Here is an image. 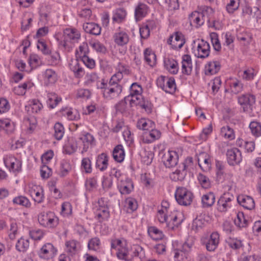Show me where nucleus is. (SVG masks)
I'll use <instances>...</instances> for the list:
<instances>
[{"label":"nucleus","mask_w":261,"mask_h":261,"mask_svg":"<svg viewBox=\"0 0 261 261\" xmlns=\"http://www.w3.org/2000/svg\"><path fill=\"white\" fill-rule=\"evenodd\" d=\"M97 89L101 90L103 97L107 100L118 98L122 90V87L119 83L106 82L104 79L97 84Z\"/></svg>","instance_id":"obj_1"},{"label":"nucleus","mask_w":261,"mask_h":261,"mask_svg":"<svg viewBox=\"0 0 261 261\" xmlns=\"http://www.w3.org/2000/svg\"><path fill=\"white\" fill-rule=\"evenodd\" d=\"M194 243L192 238H189L179 248L175 249L174 257L177 261H189L190 252Z\"/></svg>","instance_id":"obj_2"},{"label":"nucleus","mask_w":261,"mask_h":261,"mask_svg":"<svg viewBox=\"0 0 261 261\" xmlns=\"http://www.w3.org/2000/svg\"><path fill=\"white\" fill-rule=\"evenodd\" d=\"M174 196L177 202L179 205L183 206L190 205L194 198L193 193L183 187L176 188Z\"/></svg>","instance_id":"obj_3"},{"label":"nucleus","mask_w":261,"mask_h":261,"mask_svg":"<svg viewBox=\"0 0 261 261\" xmlns=\"http://www.w3.org/2000/svg\"><path fill=\"white\" fill-rule=\"evenodd\" d=\"M193 164V158L188 156L185 161L179 165L178 168L170 175L171 179L174 181H182L187 175V169Z\"/></svg>","instance_id":"obj_4"},{"label":"nucleus","mask_w":261,"mask_h":261,"mask_svg":"<svg viewBox=\"0 0 261 261\" xmlns=\"http://www.w3.org/2000/svg\"><path fill=\"white\" fill-rule=\"evenodd\" d=\"M38 220L40 225L47 228L55 227L58 224V218L51 212L40 213Z\"/></svg>","instance_id":"obj_5"},{"label":"nucleus","mask_w":261,"mask_h":261,"mask_svg":"<svg viewBox=\"0 0 261 261\" xmlns=\"http://www.w3.org/2000/svg\"><path fill=\"white\" fill-rule=\"evenodd\" d=\"M5 166L10 172L15 174L20 172L21 170V161L13 155H7L4 158Z\"/></svg>","instance_id":"obj_6"},{"label":"nucleus","mask_w":261,"mask_h":261,"mask_svg":"<svg viewBox=\"0 0 261 261\" xmlns=\"http://www.w3.org/2000/svg\"><path fill=\"white\" fill-rule=\"evenodd\" d=\"M234 196L229 193H224L218 199L217 203V208L219 212H226L232 206V202Z\"/></svg>","instance_id":"obj_7"},{"label":"nucleus","mask_w":261,"mask_h":261,"mask_svg":"<svg viewBox=\"0 0 261 261\" xmlns=\"http://www.w3.org/2000/svg\"><path fill=\"white\" fill-rule=\"evenodd\" d=\"M117 187L120 193L122 195L129 194L134 190V185L132 179L124 175L118 178Z\"/></svg>","instance_id":"obj_8"},{"label":"nucleus","mask_w":261,"mask_h":261,"mask_svg":"<svg viewBox=\"0 0 261 261\" xmlns=\"http://www.w3.org/2000/svg\"><path fill=\"white\" fill-rule=\"evenodd\" d=\"M179 155L175 150H168L162 157V161L166 168H173L178 162Z\"/></svg>","instance_id":"obj_9"},{"label":"nucleus","mask_w":261,"mask_h":261,"mask_svg":"<svg viewBox=\"0 0 261 261\" xmlns=\"http://www.w3.org/2000/svg\"><path fill=\"white\" fill-rule=\"evenodd\" d=\"M219 234L217 232H213L210 237L201 239L203 244H204L206 250L210 252L214 251L218 247L220 241Z\"/></svg>","instance_id":"obj_10"},{"label":"nucleus","mask_w":261,"mask_h":261,"mask_svg":"<svg viewBox=\"0 0 261 261\" xmlns=\"http://www.w3.org/2000/svg\"><path fill=\"white\" fill-rule=\"evenodd\" d=\"M193 49L196 57L204 59L209 56L210 46L208 42L202 39L198 41L197 46L195 48L193 47Z\"/></svg>","instance_id":"obj_11"},{"label":"nucleus","mask_w":261,"mask_h":261,"mask_svg":"<svg viewBox=\"0 0 261 261\" xmlns=\"http://www.w3.org/2000/svg\"><path fill=\"white\" fill-rule=\"evenodd\" d=\"M81 38L80 32L72 28H67L64 31V42L63 46L66 48L68 45V42L75 43L77 42Z\"/></svg>","instance_id":"obj_12"},{"label":"nucleus","mask_w":261,"mask_h":261,"mask_svg":"<svg viewBox=\"0 0 261 261\" xmlns=\"http://www.w3.org/2000/svg\"><path fill=\"white\" fill-rule=\"evenodd\" d=\"M214 10L208 6H203L201 9V14H203V17L205 18V21L208 23L209 27L214 28L215 30H219L220 28V25L219 21H217L214 19Z\"/></svg>","instance_id":"obj_13"},{"label":"nucleus","mask_w":261,"mask_h":261,"mask_svg":"<svg viewBox=\"0 0 261 261\" xmlns=\"http://www.w3.org/2000/svg\"><path fill=\"white\" fill-rule=\"evenodd\" d=\"M167 43L172 49L177 50L181 48L185 43L184 35L179 32H174L167 40Z\"/></svg>","instance_id":"obj_14"},{"label":"nucleus","mask_w":261,"mask_h":261,"mask_svg":"<svg viewBox=\"0 0 261 261\" xmlns=\"http://www.w3.org/2000/svg\"><path fill=\"white\" fill-rule=\"evenodd\" d=\"M238 102L244 112L252 110L255 102V96L251 94H243L238 97Z\"/></svg>","instance_id":"obj_15"},{"label":"nucleus","mask_w":261,"mask_h":261,"mask_svg":"<svg viewBox=\"0 0 261 261\" xmlns=\"http://www.w3.org/2000/svg\"><path fill=\"white\" fill-rule=\"evenodd\" d=\"M226 156L227 162L231 166L238 165L242 160L241 152L237 148L228 149L226 152Z\"/></svg>","instance_id":"obj_16"},{"label":"nucleus","mask_w":261,"mask_h":261,"mask_svg":"<svg viewBox=\"0 0 261 261\" xmlns=\"http://www.w3.org/2000/svg\"><path fill=\"white\" fill-rule=\"evenodd\" d=\"M57 249L51 243L44 244L39 252V256L42 258L49 259L53 258L56 254Z\"/></svg>","instance_id":"obj_17"},{"label":"nucleus","mask_w":261,"mask_h":261,"mask_svg":"<svg viewBox=\"0 0 261 261\" xmlns=\"http://www.w3.org/2000/svg\"><path fill=\"white\" fill-rule=\"evenodd\" d=\"M197 160L200 168L206 171L210 170L211 166V161L210 155L206 152H202L197 155Z\"/></svg>","instance_id":"obj_18"},{"label":"nucleus","mask_w":261,"mask_h":261,"mask_svg":"<svg viewBox=\"0 0 261 261\" xmlns=\"http://www.w3.org/2000/svg\"><path fill=\"white\" fill-rule=\"evenodd\" d=\"M125 100H127L128 101L130 107L138 106L144 109H146V108L145 102L144 101L141 94H129L128 96H125Z\"/></svg>","instance_id":"obj_19"},{"label":"nucleus","mask_w":261,"mask_h":261,"mask_svg":"<svg viewBox=\"0 0 261 261\" xmlns=\"http://www.w3.org/2000/svg\"><path fill=\"white\" fill-rule=\"evenodd\" d=\"M181 59L182 73L186 75H190L193 68L191 56L189 55H184L182 56Z\"/></svg>","instance_id":"obj_20"},{"label":"nucleus","mask_w":261,"mask_h":261,"mask_svg":"<svg viewBox=\"0 0 261 261\" xmlns=\"http://www.w3.org/2000/svg\"><path fill=\"white\" fill-rule=\"evenodd\" d=\"M30 193L34 200L38 203L44 200L43 190L40 186H33L29 190Z\"/></svg>","instance_id":"obj_21"},{"label":"nucleus","mask_w":261,"mask_h":261,"mask_svg":"<svg viewBox=\"0 0 261 261\" xmlns=\"http://www.w3.org/2000/svg\"><path fill=\"white\" fill-rule=\"evenodd\" d=\"M189 20L191 25L199 27L205 21V18L203 17L201 12L194 11L189 15Z\"/></svg>","instance_id":"obj_22"},{"label":"nucleus","mask_w":261,"mask_h":261,"mask_svg":"<svg viewBox=\"0 0 261 261\" xmlns=\"http://www.w3.org/2000/svg\"><path fill=\"white\" fill-rule=\"evenodd\" d=\"M238 203L247 210H252L255 206L253 199L249 196L240 195L237 197Z\"/></svg>","instance_id":"obj_23"},{"label":"nucleus","mask_w":261,"mask_h":261,"mask_svg":"<svg viewBox=\"0 0 261 261\" xmlns=\"http://www.w3.org/2000/svg\"><path fill=\"white\" fill-rule=\"evenodd\" d=\"M70 69L73 72L75 77L81 78L85 74V71L77 59L72 60L69 64Z\"/></svg>","instance_id":"obj_24"},{"label":"nucleus","mask_w":261,"mask_h":261,"mask_svg":"<svg viewBox=\"0 0 261 261\" xmlns=\"http://www.w3.org/2000/svg\"><path fill=\"white\" fill-rule=\"evenodd\" d=\"M44 83L46 86L55 84L57 81V74L53 69H47L43 73Z\"/></svg>","instance_id":"obj_25"},{"label":"nucleus","mask_w":261,"mask_h":261,"mask_svg":"<svg viewBox=\"0 0 261 261\" xmlns=\"http://www.w3.org/2000/svg\"><path fill=\"white\" fill-rule=\"evenodd\" d=\"M113 39L117 45L121 46L126 45L129 40L128 35L124 31L115 33L113 35Z\"/></svg>","instance_id":"obj_26"},{"label":"nucleus","mask_w":261,"mask_h":261,"mask_svg":"<svg viewBox=\"0 0 261 261\" xmlns=\"http://www.w3.org/2000/svg\"><path fill=\"white\" fill-rule=\"evenodd\" d=\"M62 115L66 117L69 120H77L80 118L78 111L71 108H62L61 110Z\"/></svg>","instance_id":"obj_27"},{"label":"nucleus","mask_w":261,"mask_h":261,"mask_svg":"<svg viewBox=\"0 0 261 261\" xmlns=\"http://www.w3.org/2000/svg\"><path fill=\"white\" fill-rule=\"evenodd\" d=\"M83 144L82 152H86L88 148L94 145L95 139L90 134L87 133L80 138Z\"/></svg>","instance_id":"obj_28"},{"label":"nucleus","mask_w":261,"mask_h":261,"mask_svg":"<svg viewBox=\"0 0 261 261\" xmlns=\"http://www.w3.org/2000/svg\"><path fill=\"white\" fill-rule=\"evenodd\" d=\"M164 65L168 71L173 74H176L178 71V64L177 62L172 58L165 59Z\"/></svg>","instance_id":"obj_29"},{"label":"nucleus","mask_w":261,"mask_h":261,"mask_svg":"<svg viewBox=\"0 0 261 261\" xmlns=\"http://www.w3.org/2000/svg\"><path fill=\"white\" fill-rule=\"evenodd\" d=\"M108 166V156L105 153L98 155L96 161V167L101 171L106 170Z\"/></svg>","instance_id":"obj_30"},{"label":"nucleus","mask_w":261,"mask_h":261,"mask_svg":"<svg viewBox=\"0 0 261 261\" xmlns=\"http://www.w3.org/2000/svg\"><path fill=\"white\" fill-rule=\"evenodd\" d=\"M66 251L70 255L76 254L80 249V243L75 240H70L66 242Z\"/></svg>","instance_id":"obj_31"},{"label":"nucleus","mask_w":261,"mask_h":261,"mask_svg":"<svg viewBox=\"0 0 261 261\" xmlns=\"http://www.w3.org/2000/svg\"><path fill=\"white\" fill-rule=\"evenodd\" d=\"M83 29L86 33L94 35H99L101 33L100 27L95 23H84Z\"/></svg>","instance_id":"obj_32"},{"label":"nucleus","mask_w":261,"mask_h":261,"mask_svg":"<svg viewBox=\"0 0 261 261\" xmlns=\"http://www.w3.org/2000/svg\"><path fill=\"white\" fill-rule=\"evenodd\" d=\"M71 165L68 160H62L60 163L59 175L63 177L67 176L71 170Z\"/></svg>","instance_id":"obj_33"},{"label":"nucleus","mask_w":261,"mask_h":261,"mask_svg":"<svg viewBox=\"0 0 261 261\" xmlns=\"http://www.w3.org/2000/svg\"><path fill=\"white\" fill-rule=\"evenodd\" d=\"M202 205L203 207H211L215 202V195L212 192L204 194L201 197Z\"/></svg>","instance_id":"obj_34"},{"label":"nucleus","mask_w":261,"mask_h":261,"mask_svg":"<svg viewBox=\"0 0 261 261\" xmlns=\"http://www.w3.org/2000/svg\"><path fill=\"white\" fill-rule=\"evenodd\" d=\"M61 100V98L55 93L48 92L47 94L46 103L47 106L50 109L55 108Z\"/></svg>","instance_id":"obj_35"},{"label":"nucleus","mask_w":261,"mask_h":261,"mask_svg":"<svg viewBox=\"0 0 261 261\" xmlns=\"http://www.w3.org/2000/svg\"><path fill=\"white\" fill-rule=\"evenodd\" d=\"M110 217L108 207L98 208L95 212V218L100 222L108 220Z\"/></svg>","instance_id":"obj_36"},{"label":"nucleus","mask_w":261,"mask_h":261,"mask_svg":"<svg viewBox=\"0 0 261 261\" xmlns=\"http://www.w3.org/2000/svg\"><path fill=\"white\" fill-rule=\"evenodd\" d=\"M220 69L219 62H209L205 67V73L206 75H213L217 73Z\"/></svg>","instance_id":"obj_37"},{"label":"nucleus","mask_w":261,"mask_h":261,"mask_svg":"<svg viewBox=\"0 0 261 261\" xmlns=\"http://www.w3.org/2000/svg\"><path fill=\"white\" fill-rule=\"evenodd\" d=\"M113 157L115 161L121 163L125 157V152L122 145H117L113 151Z\"/></svg>","instance_id":"obj_38"},{"label":"nucleus","mask_w":261,"mask_h":261,"mask_svg":"<svg viewBox=\"0 0 261 261\" xmlns=\"http://www.w3.org/2000/svg\"><path fill=\"white\" fill-rule=\"evenodd\" d=\"M0 127L4 129L7 134H11L15 129V124L9 119H1Z\"/></svg>","instance_id":"obj_39"},{"label":"nucleus","mask_w":261,"mask_h":261,"mask_svg":"<svg viewBox=\"0 0 261 261\" xmlns=\"http://www.w3.org/2000/svg\"><path fill=\"white\" fill-rule=\"evenodd\" d=\"M98 80L99 77L96 73H88L85 77V84L87 86H91L93 84H95L97 88V84L101 83V81H100Z\"/></svg>","instance_id":"obj_40"},{"label":"nucleus","mask_w":261,"mask_h":261,"mask_svg":"<svg viewBox=\"0 0 261 261\" xmlns=\"http://www.w3.org/2000/svg\"><path fill=\"white\" fill-rule=\"evenodd\" d=\"M147 12V6L143 3H140L135 9V17L136 20H140L145 17Z\"/></svg>","instance_id":"obj_41"},{"label":"nucleus","mask_w":261,"mask_h":261,"mask_svg":"<svg viewBox=\"0 0 261 261\" xmlns=\"http://www.w3.org/2000/svg\"><path fill=\"white\" fill-rule=\"evenodd\" d=\"M206 221L202 215L197 217L193 221L192 228L195 231H199L201 230L205 225Z\"/></svg>","instance_id":"obj_42"},{"label":"nucleus","mask_w":261,"mask_h":261,"mask_svg":"<svg viewBox=\"0 0 261 261\" xmlns=\"http://www.w3.org/2000/svg\"><path fill=\"white\" fill-rule=\"evenodd\" d=\"M154 123L153 121L149 119L145 118H141L139 119L137 124V127L142 130H149L153 128Z\"/></svg>","instance_id":"obj_43"},{"label":"nucleus","mask_w":261,"mask_h":261,"mask_svg":"<svg viewBox=\"0 0 261 261\" xmlns=\"http://www.w3.org/2000/svg\"><path fill=\"white\" fill-rule=\"evenodd\" d=\"M28 108V111H31L33 113H39L43 108L42 104L38 99H34L30 101V103L26 108Z\"/></svg>","instance_id":"obj_44"},{"label":"nucleus","mask_w":261,"mask_h":261,"mask_svg":"<svg viewBox=\"0 0 261 261\" xmlns=\"http://www.w3.org/2000/svg\"><path fill=\"white\" fill-rule=\"evenodd\" d=\"M30 242L29 239L21 237L18 240L16 244V249L19 252H25L29 248Z\"/></svg>","instance_id":"obj_45"},{"label":"nucleus","mask_w":261,"mask_h":261,"mask_svg":"<svg viewBox=\"0 0 261 261\" xmlns=\"http://www.w3.org/2000/svg\"><path fill=\"white\" fill-rule=\"evenodd\" d=\"M129 251L127 247L125 246V244L122 245L118 248L117 256L118 258L125 260H128L130 258L129 256Z\"/></svg>","instance_id":"obj_46"},{"label":"nucleus","mask_w":261,"mask_h":261,"mask_svg":"<svg viewBox=\"0 0 261 261\" xmlns=\"http://www.w3.org/2000/svg\"><path fill=\"white\" fill-rule=\"evenodd\" d=\"M151 130L148 133H145L144 137H146V142L149 143H151L155 140L159 139L161 137V133L157 129H154L153 128H150Z\"/></svg>","instance_id":"obj_47"},{"label":"nucleus","mask_w":261,"mask_h":261,"mask_svg":"<svg viewBox=\"0 0 261 261\" xmlns=\"http://www.w3.org/2000/svg\"><path fill=\"white\" fill-rule=\"evenodd\" d=\"M176 90V84L174 77H167L164 91L169 94H173Z\"/></svg>","instance_id":"obj_48"},{"label":"nucleus","mask_w":261,"mask_h":261,"mask_svg":"<svg viewBox=\"0 0 261 261\" xmlns=\"http://www.w3.org/2000/svg\"><path fill=\"white\" fill-rule=\"evenodd\" d=\"M127 13L126 10L123 8H119L115 10L113 16V21L117 22L118 23L121 22L124 20Z\"/></svg>","instance_id":"obj_49"},{"label":"nucleus","mask_w":261,"mask_h":261,"mask_svg":"<svg viewBox=\"0 0 261 261\" xmlns=\"http://www.w3.org/2000/svg\"><path fill=\"white\" fill-rule=\"evenodd\" d=\"M235 225L240 227H245L248 224V220L245 218L244 213L239 212L238 213L237 218L234 220Z\"/></svg>","instance_id":"obj_50"},{"label":"nucleus","mask_w":261,"mask_h":261,"mask_svg":"<svg viewBox=\"0 0 261 261\" xmlns=\"http://www.w3.org/2000/svg\"><path fill=\"white\" fill-rule=\"evenodd\" d=\"M169 220L168 222L167 223V227L169 229H173L175 227H178V226L181 223V220L178 219V216L176 214H172L169 216Z\"/></svg>","instance_id":"obj_51"},{"label":"nucleus","mask_w":261,"mask_h":261,"mask_svg":"<svg viewBox=\"0 0 261 261\" xmlns=\"http://www.w3.org/2000/svg\"><path fill=\"white\" fill-rule=\"evenodd\" d=\"M77 144L73 139H70L65 144L64 148L65 152L68 154L75 152L77 149Z\"/></svg>","instance_id":"obj_52"},{"label":"nucleus","mask_w":261,"mask_h":261,"mask_svg":"<svg viewBox=\"0 0 261 261\" xmlns=\"http://www.w3.org/2000/svg\"><path fill=\"white\" fill-rule=\"evenodd\" d=\"M144 59L145 61L150 66L153 65L155 60V55L149 48H146L144 51Z\"/></svg>","instance_id":"obj_53"},{"label":"nucleus","mask_w":261,"mask_h":261,"mask_svg":"<svg viewBox=\"0 0 261 261\" xmlns=\"http://www.w3.org/2000/svg\"><path fill=\"white\" fill-rule=\"evenodd\" d=\"M221 134L225 138L232 140L235 136L233 130L229 126H223L221 129Z\"/></svg>","instance_id":"obj_54"},{"label":"nucleus","mask_w":261,"mask_h":261,"mask_svg":"<svg viewBox=\"0 0 261 261\" xmlns=\"http://www.w3.org/2000/svg\"><path fill=\"white\" fill-rule=\"evenodd\" d=\"M81 169L86 173H91L92 171L91 161L89 158H84L81 162Z\"/></svg>","instance_id":"obj_55"},{"label":"nucleus","mask_w":261,"mask_h":261,"mask_svg":"<svg viewBox=\"0 0 261 261\" xmlns=\"http://www.w3.org/2000/svg\"><path fill=\"white\" fill-rule=\"evenodd\" d=\"M156 217L160 223H165L166 226H167V223L168 222V220H169V216H168L167 215V210H166V207L165 209L162 208L159 210Z\"/></svg>","instance_id":"obj_56"},{"label":"nucleus","mask_w":261,"mask_h":261,"mask_svg":"<svg viewBox=\"0 0 261 261\" xmlns=\"http://www.w3.org/2000/svg\"><path fill=\"white\" fill-rule=\"evenodd\" d=\"M55 134L54 136L55 138L58 140H61L64 134V128L63 125L59 123H56L54 125Z\"/></svg>","instance_id":"obj_57"},{"label":"nucleus","mask_w":261,"mask_h":261,"mask_svg":"<svg viewBox=\"0 0 261 261\" xmlns=\"http://www.w3.org/2000/svg\"><path fill=\"white\" fill-rule=\"evenodd\" d=\"M251 132L254 136L259 137L261 135V125L257 121H252L249 124Z\"/></svg>","instance_id":"obj_58"},{"label":"nucleus","mask_w":261,"mask_h":261,"mask_svg":"<svg viewBox=\"0 0 261 261\" xmlns=\"http://www.w3.org/2000/svg\"><path fill=\"white\" fill-rule=\"evenodd\" d=\"M89 53V47L88 44L86 42L83 43L76 50V56L82 59L84 56H87Z\"/></svg>","instance_id":"obj_59"},{"label":"nucleus","mask_w":261,"mask_h":261,"mask_svg":"<svg viewBox=\"0 0 261 261\" xmlns=\"http://www.w3.org/2000/svg\"><path fill=\"white\" fill-rule=\"evenodd\" d=\"M13 202L14 204L22 205L26 207H29L31 205L29 200L27 197L23 196H19L15 197L13 199Z\"/></svg>","instance_id":"obj_60"},{"label":"nucleus","mask_w":261,"mask_h":261,"mask_svg":"<svg viewBox=\"0 0 261 261\" xmlns=\"http://www.w3.org/2000/svg\"><path fill=\"white\" fill-rule=\"evenodd\" d=\"M230 84L231 91L234 94H238L243 90V85L238 80L235 79L232 81Z\"/></svg>","instance_id":"obj_61"},{"label":"nucleus","mask_w":261,"mask_h":261,"mask_svg":"<svg viewBox=\"0 0 261 261\" xmlns=\"http://www.w3.org/2000/svg\"><path fill=\"white\" fill-rule=\"evenodd\" d=\"M100 241L97 237L92 238L89 241L88 247L89 250L97 251L100 248Z\"/></svg>","instance_id":"obj_62"},{"label":"nucleus","mask_w":261,"mask_h":261,"mask_svg":"<svg viewBox=\"0 0 261 261\" xmlns=\"http://www.w3.org/2000/svg\"><path fill=\"white\" fill-rule=\"evenodd\" d=\"M198 180L203 188L207 189L210 187V180L204 174L199 173L198 176Z\"/></svg>","instance_id":"obj_63"},{"label":"nucleus","mask_w":261,"mask_h":261,"mask_svg":"<svg viewBox=\"0 0 261 261\" xmlns=\"http://www.w3.org/2000/svg\"><path fill=\"white\" fill-rule=\"evenodd\" d=\"M149 233L151 237L156 240H161L164 236L163 232L155 227H151L149 229Z\"/></svg>","instance_id":"obj_64"}]
</instances>
